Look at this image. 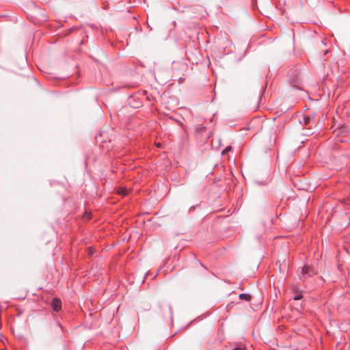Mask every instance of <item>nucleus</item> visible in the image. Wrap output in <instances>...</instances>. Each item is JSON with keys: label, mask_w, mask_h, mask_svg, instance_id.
I'll list each match as a JSON object with an SVG mask.
<instances>
[{"label": "nucleus", "mask_w": 350, "mask_h": 350, "mask_svg": "<svg viewBox=\"0 0 350 350\" xmlns=\"http://www.w3.org/2000/svg\"><path fill=\"white\" fill-rule=\"evenodd\" d=\"M51 307L54 311H55V312L59 311L62 308L61 301L57 298L53 299L52 302H51Z\"/></svg>", "instance_id": "obj_1"}, {"label": "nucleus", "mask_w": 350, "mask_h": 350, "mask_svg": "<svg viewBox=\"0 0 350 350\" xmlns=\"http://www.w3.org/2000/svg\"><path fill=\"white\" fill-rule=\"evenodd\" d=\"M117 193L122 196H126L128 193V189L125 187H122L117 190Z\"/></svg>", "instance_id": "obj_2"}, {"label": "nucleus", "mask_w": 350, "mask_h": 350, "mask_svg": "<svg viewBox=\"0 0 350 350\" xmlns=\"http://www.w3.org/2000/svg\"><path fill=\"white\" fill-rule=\"evenodd\" d=\"M251 295L245 293H242L239 295V298L241 299H244L246 301H250L251 299Z\"/></svg>", "instance_id": "obj_3"}, {"label": "nucleus", "mask_w": 350, "mask_h": 350, "mask_svg": "<svg viewBox=\"0 0 350 350\" xmlns=\"http://www.w3.org/2000/svg\"><path fill=\"white\" fill-rule=\"evenodd\" d=\"M309 270H310V268L308 267H304L302 268V270H301V273L302 274H306V273H309Z\"/></svg>", "instance_id": "obj_4"}, {"label": "nucleus", "mask_w": 350, "mask_h": 350, "mask_svg": "<svg viewBox=\"0 0 350 350\" xmlns=\"http://www.w3.org/2000/svg\"><path fill=\"white\" fill-rule=\"evenodd\" d=\"M231 149V148L230 146H228L226 147L223 151H222V154H226V152H228Z\"/></svg>", "instance_id": "obj_5"}, {"label": "nucleus", "mask_w": 350, "mask_h": 350, "mask_svg": "<svg viewBox=\"0 0 350 350\" xmlns=\"http://www.w3.org/2000/svg\"><path fill=\"white\" fill-rule=\"evenodd\" d=\"M233 350H245V347H237L233 349Z\"/></svg>", "instance_id": "obj_6"}, {"label": "nucleus", "mask_w": 350, "mask_h": 350, "mask_svg": "<svg viewBox=\"0 0 350 350\" xmlns=\"http://www.w3.org/2000/svg\"><path fill=\"white\" fill-rule=\"evenodd\" d=\"M310 121V118L309 117H305L304 118V123L305 124H307Z\"/></svg>", "instance_id": "obj_7"}, {"label": "nucleus", "mask_w": 350, "mask_h": 350, "mask_svg": "<svg viewBox=\"0 0 350 350\" xmlns=\"http://www.w3.org/2000/svg\"><path fill=\"white\" fill-rule=\"evenodd\" d=\"M301 298V296L300 295H297L296 297H294V300H299Z\"/></svg>", "instance_id": "obj_8"}, {"label": "nucleus", "mask_w": 350, "mask_h": 350, "mask_svg": "<svg viewBox=\"0 0 350 350\" xmlns=\"http://www.w3.org/2000/svg\"><path fill=\"white\" fill-rule=\"evenodd\" d=\"M90 217H91V215H90V213H88V214L87 215V218H86V219H90Z\"/></svg>", "instance_id": "obj_9"}, {"label": "nucleus", "mask_w": 350, "mask_h": 350, "mask_svg": "<svg viewBox=\"0 0 350 350\" xmlns=\"http://www.w3.org/2000/svg\"><path fill=\"white\" fill-rule=\"evenodd\" d=\"M92 252H92V250L90 248V249H89V254H92Z\"/></svg>", "instance_id": "obj_10"}]
</instances>
